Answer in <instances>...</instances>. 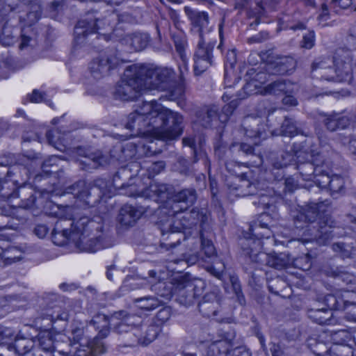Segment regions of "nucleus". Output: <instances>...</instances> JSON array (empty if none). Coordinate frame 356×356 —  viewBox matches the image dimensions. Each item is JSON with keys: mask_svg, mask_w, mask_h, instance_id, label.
Returning <instances> with one entry per match:
<instances>
[{"mask_svg": "<svg viewBox=\"0 0 356 356\" xmlns=\"http://www.w3.org/2000/svg\"><path fill=\"white\" fill-rule=\"evenodd\" d=\"M230 356H250V353L245 347L237 346L232 349Z\"/></svg>", "mask_w": 356, "mask_h": 356, "instance_id": "774afa93", "label": "nucleus"}, {"mask_svg": "<svg viewBox=\"0 0 356 356\" xmlns=\"http://www.w3.org/2000/svg\"><path fill=\"white\" fill-rule=\"evenodd\" d=\"M256 79H252L248 82L243 88L244 93H245L247 95H250L253 93H257L255 90L256 88L257 87V84L256 83L257 80L259 79H265L266 78V74L260 72L257 73L256 75Z\"/></svg>", "mask_w": 356, "mask_h": 356, "instance_id": "4d7b16f0", "label": "nucleus"}, {"mask_svg": "<svg viewBox=\"0 0 356 356\" xmlns=\"http://www.w3.org/2000/svg\"><path fill=\"white\" fill-rule=\"evenodd\" d=\"M215 44H205L204 41H199L194 54V72L200 75L212 65V51Z\"/></svg>", "mask_w": 356, "mask_h": 356, "instance_id": "aec40b11", "label": "nucleus"}, {"mask_svg": "<svg viewBox=\"0 0 356 356\" xmlns=\"http://www.w3.org/2000/svg\"><path fill=\"white\" fill-rule=\"evenodd\" d=\"M107 187L106 181L102 179H96L92 185L86 184L83 181H79L68 186L65 193L72 194L75 198L84 202L86 204L93 207L108 192Z\"/></svg>", "mask_w": 356, "mask_h": 356, "instance_id": "1a4fd4ad", "label": "nucleus"}, {"mask_svg": "<svg viewBox=\"0 0 356 356\" xmlns=\"http://www.w3.org/2000/svg\"><path fill=\"white\" fill-rule=\"evenodd\" d=\"M141 104L131 113L127 117V122L125 127L131 131H136L138 134L147 133V118L146 115L140 113Z\"/></svg>", "mask_w": 356, "mask_h": 356, "instance_id": "cd10ccee", "label": "nucleus"}, {"mask_svg": "<svg viewBox=\"0 0 356 356\" xmlns=\"http://www.w3.org/2000/svg\"><path fill=\"white\" fill-rule=\"evenodd\" d=\"M333 63L334 69L326 60L314 61L311 67L313 76L329 81L350 83L355 74L352 53L344 48H338L333 56Z\"/></svg>", "mask_w": 356, "mask_h": 356, "instance_id": "423d86ee", "label": "nucleus"}, {"mask_svg": "<svg viewBox=\"0 0 356 356\" xmlns=\"http://www.w3.org/2000/svg\"><path fill=\"white\" fill-rule=\"evenodd\" d=\"M211 235L210 226L209 229L200 232V239L202 245V252H204L207 259L215 257L216 251L211 240L209 238Z\"/></svg>", "mask_w": 356, "mask_h": 356, "instance_id": "a19ab883", "label": "nucleus"}, {"mask_svg": "<svg viewBox=\"0 0 356 356\" xmlns=\"http://www.w3.org/2000/svg\"><path fill=\"white\" fill-rule=\"evenodd\" d=\"M140 75L143 78L145 90H165L175 80L174 71L168 67H152L138 64Z\"/></svg>", "mask_w": 356, "mask_h": 356, "instance_id": "9d476101", "label": "nucleus"}, {"mask_svg": "<svg viewBox=\"0 0 356 356\" xmlns=\"http://www.w3.org/2000/svg\"><path fill=\"white\" fill-rule=\"evenodd\" d=\"M102 21L93 14L89 13L78 22L74 27V42L76 44H83L89 35L96 34L102 29Z\"/></svg>", "mask_w": 356, "mask_h": 356, "instance_id": "f3484780", "label": "nucleus"}, {"mask_svg": "<svg viewBox=\"0 0 356 356\" xmlns=\"http://www.w3.org/2000/svg\"><path fill=\"white\" fill-rule=\"evenodd\" d=\"M294 87L290 81L280 79L267 85L261 92L264 95H281L293 93Z\"/></svg>", "mask_w": 356, "mask_h": 356, "instance_id": "7c9ffc66", "label": "nucleus"}, {"mask_svg": "<svg viewBox=\"0 0 356 356\" xmlns=\"http://www.w3.org/2000/svg\"><path fill=\"white\" fill-rule=\"evenodd\" d=\"M169 227L170 229V232L163 228L161 229L162 234L161 246L167 250L175 248L177 245L179 244L181 236H183L180 231H177L176 229L173 228L172 223H169Z\"/></svg>", "mask_w": 356, "mask_h": 356, "instance_id": "72a5a7b5", "label": "nucleus"}, {"mask_svg": "<svg viewBox=\"0 0 356 356\" xmlns=\"http://www.w3.org/2000/svg\"><path fill=\"white\" fill-rule=\"evenodd\" d=\"M120 62L121 60L115 49H106L92 60L89 63L88 70L94 79H99L108 75L109 72L115 68Z\"/></svg>", "mask_w": 356, "mask_h": 356, "instance_id": "dca6fc26", "label": "nucleus"}, {"mask_svg": "<svg viewBox=\"0 0 356 356\" xmlns=\"http://www.w3.org/2000/svg\"><path fill=\"white\" fill-rule=\"evenodd\" d=\"M102 227V223L87 216L76 221L60 219L52 231V240L55 244L62 245L70 238L80 251L95 252L113 245L110 238L99 234Z\"/></svg>", "mask_w": 356, "mask_h": 356, "instance_id": "f257e3e1", "label": "nucleus"}, {"mask_svg": "<svg viewBox=\"0 0 356 356\" xmlns=\"http://www.w3.org/2000/svg\"><path fill=\"white\" fill-rule=\"evenodd\" d=\"M184 11L188 17L193 29H197L199 33L200 41H204L203 35L204 32L209 31V16L206 12L193 10L189 7H185Z\"/></svg>", "mask_w": 356, "mask_h": 356, "instance_id": "b1692460", "label": "nucleus"}, {"mask_svg": "<svg viewBox=\"0 0 356 356\" xmlns=\"http://www.w3.org/2000/svg\"><path fill=\"white\" fill-rule=\"evenodd\" d=\"M171 316V310L169 307L161 309L156 314V318L161 324L165 323L169 320Z\"/></svg>", "mask_w": 356, "mask_h": 356, "instance_id": "052dcab7", "label": "nucleus"}, {"mask_svg": "<svg viewBox=\"0 0 356 356\" xmlns=\"http://www.w3.org/2000/svg\"><path fill=\"white\" fill-rule=\"evenodd\" d=\"M185 89L184 82H181L176 87L169 91L168 99L173 101H179L178 104H181L184 99Z\"/></svg>", "mask_w": 356, "mask_h": 356, "instance_id": "603ef678", "label": "nucleus"}, {"mask_svg": "<svg viewBox=\"0 0 356 356\" xmlns=\"http://www.w3.org/2000/svg\"><path fill=\"white\" fill-rule=\"evenodd\" d=\"M275 63L277 72L281 74L293 70L296 65L295 59L291 56H279L276 58Z\"/></svg>", "mask_w": 356, "mask_h": 356, "instance_id": "79ce46f5", "label": "nucleus"}, {"mask_svg": "<svg viewBox=\"0 0 356 356\" xmlns=\"http://www.w3.org/2000/svg\"><path fill=\"white\" fill-rule=\"evenodd\" d=\"M136 306L144 311H152L159 307L161 302L155 296H145L134 300Z\"/></svg>", "mask_w": 356, "mask_h": 356, "instance_id": "c03bdc74", "label": "nucleus"}, {"mask_svg": "<svg viewBox=\"0 0 356 356\" xmlns=\"http://www.w3.org/2000/svg\"><path fill=\"white\" fill-rule=\"evenodd\" d=\"M140 195L146 198L153 199L156 202H163L169 197V187L164 184L151 182L148 187L140 192Z\"/></svg>", "mask_w": 356, "mask_h": 356, "instance_id": "c756f323", "label": "nucleus"}, {"mask_svg": "<svg viewBox=\"0 0 356 356\" xmlns=\"http://www.w3.org/2000/svg\"><path fill=\"white\" fill-rule=\"evenodd\" d=\"M18 2L19 0H6L3 6L0 4V24L7 22L8 13L17 8Z\"/></svg>", "mask_w": 356, "mask_h": 356, "instance_id": "09e8293b", "label": "nucleus"}, {"mask_svg": "<svg viewBox=\"0 0 356 356\" xmlns=\"http://www.w3.org/2000/svg\"><path fill=\"white\" fill-rule=\"evenodd\" d=\"M165 168V163L159 161L154 162L148 167V170L153 175H157L160 173Z\"/></svg>", "mask_w": 356, "mask_h": 356, "instance_id": "e2e57ef3", "label": "nucleus"}, {"mask_svg": "<svg viewBox=\"0 0 356 356\" xmlns=\"http://www.w3.org/2000/svg\"><path fill=\"white\" fill-rule=\"evenodd\" d=\"M111 156L118 161L124 162L131 159L136 154L135 145L132 143L123 145L118 143L110 151Z\"/></svg>", "mask_w": 356, "mask_h": 356, "instance_id": "2f4dec72", "label": "nucleus"}, {"mask_svg": "<svg viewBox=\"0 0 356 356\" xmlns=\"http://www.w3.org/2000/svg\"><path fill=\"white\" fill-rule=\"evenodd\" d=\"M11 345L15 354L22 355L29 351L31 341L27 338L16 337L14 343Z\"/></svg>", "mask_w": 356, "mask_h": 356, "instance_id": "49530a36", "label": "nucleus"}, {"mask_svg": "<svg viewBox=\"0 0 356 356\" xmlns=\"http://www.w3.org/2000/svg\"><path fill=\"white\" fill-rule=\"evenodd\" d=\"M128 175L129 171L125 168L122 169L120 171L116 172L114 175L112 181L113 187L116 189H122L126 188L125 183L122 181V177H127Z\"/></svg>", "mask_w": 356, "mask_h": 356, "instance_id": "6e6d98bb", "label": "nucleus"}, {"mask_svg": "<svg viewBox=\"0 0 356 356\" xmlns=\"http://www.w3.org/2000/svg\"><path fill=\"white\" fill-rule=\"evenodd\" d=\"M266 217H267L266 215L262 214L260 216L261 220L255 222L254 225L250 226L249 231L252 236L257 238V240H242L241 242L242 250L243 254L248 256L252 261L281 270L291 263V259L288 254L285 252L267 254L264 252H258L256 250V247L260 245V238H268L270 236V231L267 224L262 222Z\"/></svg>", "mask_w": 356, "mask_h": 356, "instance_id": "20e7f679", "label": "nucleus"}, {"mask_svg": "<svg viewBox=\"0 0 356 356\" xmlns=\"http://www.w3.org/2000/svg\"><path fill=\"white\" fill-rule=\"evenodd\" d=\"M245 97V95H241V94L237 95V98L234 99L233 100L230 101L229 104L224 106L222 111V113L228 116L231 115L234 109L238 106V99H244Z\"/></svg>", "mask_w": 356, "mask_h": 356, "instance_id": "13d9d810", "label": "nucleus"}, {"mask_svg": "<svg viewBox=\"0 0 356 356\" xmlns=\"http://www.w3.org/2000/svg\"><path fill=\"white\" fill-rule=\"evenodd\" d=\"M161 331V325L156 323L142 325L140 328L137 327L135 334L128 336L129 343H134V346L136 343L147 346L157 337Z\"/></svg>", "mask_w": 356, "mask_h": 356, "instance_id": "412c9836", "label": "nucleus"}, {"mask_svg": "<svg viewBox=\"0 0 356 356\" xmlns=\"http://www.w3.org/2000/svg\"><path fill=\"white\" fill-rule=\"evenodd\" d=\"M275 111V108L266 101L260 102L257 106L259 117H245L242 123L245 134L249 138H266L267 137V124L261 123L262 116H269Z\"/></svg>", "mask_w": 356, "mask_h": 356, "instance_id": "4468645a", "label": "nucleus"}, {"mask_svg": "<svg viewBox=\"0 0 356 356\" xmlns=\"http://www.w3.org/2000/svg\"><path fill=\"white\" fill-rule=\"evenodd\" d=\"M324 162L318 147H311L309 152H296V169L303 180L310 181L315 179L320 173L318 168Z\"/></svg>", "mask_w": 356, "mask_h": 356, "instance_id": "f8f14e48", "label": "nucleus"}, {"mask_svg": "<svg viewBox=\"0 0 356 356\" xmlns=\"http://www.w3.org/2000/svg\"><path fill=\"white\" fill-rule=\"evenodd\" d=\"M141 322L140 316L124 310L115 312L110 317L97 314L90 321V325L98 331L97 335L90 343V350L95 354L106 352V348L102 340L110 334L111 325L113 332L122 337L125 346H134V343H129L128 336L135 334L136 329Z\"/></svg>", "mask_w": 356, "mask_h": 356, "instance_id": "f03ea898", "label": "nucleus"}, {"mask_svg": "<svg viewBox=\"0 0 356 356\" xmlns=\"http://www.w3.org/2000/svg\"><path fill=\"white\" fill-rule=\"evenodd\" d=\"M33 155H38V159L30 160L29 162V165L32 166L33 165H41V168L42 172L45 174H51L54 172H56V170L58 167V163L60 161V159L56 156H51L47 159H45L43 162L40 161V156L39 154H30L31 157H33Z\"/></svg>", "mask_w": 356, "mask_h": 356, "instance_id": "c9c22d12", "label": "nucleus"}, {"mask_svg": "<svg viewBox=\"0 0 356 356\" xmlns=\"http://www.w3.org/2000/svg\"><path fill=\"white\" fill-rule=\"evenodd\" d=\"M45 93L40 92L38 90H34L30 95V101L34 103H39L44 101Z\"/></svg>", "mask_w": 356, "mask_h": 356, "instance_id": "338daca9", "label": "nucleus"}, {"mask_svg": "<svg viewBox=\"0 0 356 356\" xmlns=\"http://www.w3.org/2000/svg\"><path fill=\"white\" fill-rule=\"evenodd\" d=\"M197 122L202 127L207 128L212 126L213 122H216L219 119L218 108L216 106L210 107L206 110L200 111L197 114Z\"/></svg>", "mask_w": 356, "mask_h": 356, "instance_id": "4c0bfd02", "label": "nucleus"}, {"mask_svg": "<svg viewBox=\"0 0 356 356\" xmlns=\"http://www.w3.org/2000/svg\"><path fill=\"white\" fill-rule=\"evenodd\" d=\"M353 31L352 29L350 30V33L346 38L347 47H343L346 49L349 50L351 52V50L356 49V34L353 33Z\"/></svg>", "mask_w": 356, "mask_h": 356, "instance_id": "0e129e2a", "label": "nucleus"}, {"mask_svg": "<svg viewBox=\"0 0 356 356\" xmlns=\"http://www.w3.org/2000/svg\"><path fill=\"white\" fill-rule=\"evenodd\" d=\"M13 28L4 25L0 35V42L4 46H10L15 43Z\"/></svg>", "mask_w": 356, "mask_h": 356, "instance_id": "3c124183", "label": "nucleus"}, {"mask_svg": "<svg viewBox=\"0 0 356 356\" xmlns=\"http://www.w3.org/2000/svg\"><path fill=\"white\" fill-rule=\"evenodd\" d=\"M18 179L0 181V197L4 200L12 197H20V207L24 209H31L35 204V197L31 186L25 184L27 180Z\"/></svg>", "mask_w": 356, "mask_h": 356, "instance_id": "9b49d317", "label": "nucleus"}, {"mask_svg": "<svg viewBox=\"0 0 356 356\" xmlns=\"http://www.w3.org/2000/svg\"><path fill=\"white\" fill-rule=\"evenodd\" d=\"M175 291L177 293V301L186 307L195 303L197 298L202 293L201 289L189 282H179Z\"/></svg>", "mask_w": 356, "mask_h": 356, "instance_id": "5701e85b", "label": "nucleus"}, {"mask_svg": "<svg viewBox=\"0 0 356 356\" xmlns=\"http://www.w3.org/2000/svg\"><path fill=\"white\" fill-rule=\"evenodd\" d=\"M148 42V36L145 34L135 33L130 38V44L135 51L145 49Z\"/></svg>", "mask_w": 356, "mask_h": 356, "instance_id": "de8ad7c7", "label": "nucleus"}, {"mask_svg": "<svg viewBox=\"0 0 356 356\" xmlns=\"http://www.w3.org/2000/svg\"><path fill=\"white\" fill-rule=\"evenodd\" d=\"M145 212L141 206L124 204L119 211L118 221L122 227H133Z\"/></svg>", "mask_w": 356, "mask_h": 356, "instance_id": "4be33fe9", "label": "nucleus"}, {"mask_svg": "<svg viewBox=\"0 0 356 356\" xmlns=\"http://www.w3.org/2000/svg\"><path fill=\"white\" fill-rule=\"evenodd\" d=\"M354 339L350 332L344 330L337 331L332 334V340L335 344L334 347H338L343 354H344L343 348L348 346L350 354L353 355V353L350 350V342L354 341Z\"/></svg>", "mask_w": 356, "mask_h": 356, "instance_id": "e433bc0d", "label": "nucleus"}, {"mask_svg": "<svg viewBox=\"0 0 356 356\" xmlns=\"http://www.w3.org/2000/svg\"><path fill=\"white\" fill-rule=\"evenodd\" d=\"M350 118L342 113L333 112L321 115V122L330 131H337L347 129L350 124Z\"/></svg>", "mask_w": 356, "mask_h": 356, "instance_id": "a878e982", "label": "nucleus"}, {"mask_svg": "<svg viewBox=\"0 0 356 356\" xmlns=\"http://www.w3.org/2000/svg\"><path fill=\"white\" fill-rule=\"evenodd\" d=\"M83 330L81 328H76L72 332V337H70V339L73 341L74 344L79 343V348H76L78 351L80 352L83 350L86 352V354L79 356H97L99 354H95L92 351L90 350V343L92 340H88L84 339L83 337Z\"/></svg>", "mask_w": 356, "mask_h": 356, "instance_id": "f704fd0d", "label": "nucleus"}, {"mask_svg": "<svg viewBox=\"0 0 356 356\" xmlns=\"http://www.w3.org/2000/svg\"><path fill=\"white\" fill-rule=\"evenodd\" d=\"M325 178L327 179V183L332 196H335L337 194H342L344 193L345 181L342 177L333 175L331 177L325 176Z\"/></svg>", "mask_w": 356, "mask_h": 356, "instance_id": "a18cd8bd", "label": "nucleus"}, {"mask_svg": "<svg viewBox=\"0 0 356 356\" xmlns=\"http://www.w3.org/2000/svg\"><path fill=\"white\" fill-rule=\"evenodd\" d=\"M197 199L196 191L193 188H185L175 192L172 196L173 202L168 212L169 216L177 215L192 206Z\"/></svg>", "mask_w": 356, "mask_h": 356, "instance_id": "a211bd4d", "label": "nucleus"}, {"mask_svg": "<svg viewBox=\"0 0 356 356\" xmlns=\"http://www.w3.org/2000/svg\"><path fill=\"white\" fill-rule=\"evenodd\" d=\"M179 213L171 216L170 221L177 231L182 232L193 228L196 229L197 226L200 227V232L209 229V215L206 210L194 208L190 212L185 213L181 217L178 216Z\"/></svg>", "mask_w": 356, "mask_h": 356, "instance_id": "ddd939ff", "label": "nucleus"}, {"mask_svg": "<svg viewBox=\"0 0 356 356\" xmlns=\"http://www.w3.org/2000/svg\"><path fill=\"white\" fill-rule=\"evenodd\" d=\"M76 154L83 159L80 160V163L84 166L83 168L86 170L97 168L108 162L107 157L99 151L91 152L79 147L76 149Z\"/></svg>", "mask_w": 356, "mask_h": 356, "instance_id": "393cba45", "label": "nucleus"}, {"mask_svg": "<svg viewBox=\"0 0 356 356\" xmlns=\"http://www.w3.org/2000/svg\"><path fill=\"white\" fill-rule=\"evenodd\" d=\"M38 155L31 157L29 155L20 156L17 161L14 154H8L0 158V181L6 176L11 177L12 175L16 177L19 175L22 177V180L29 179V170L28 169L30 160L38 159Z\"/></svg>", "mask_w": 356, "mask_h": 356, "instance_id": "2eb2a0df", "label": "nucleus"}, {"mask_svg": "<svg viewBox=\"0 0 356 356\" xmlns=\"http://www.w3.org/2000/svg\"><path fill=\"white\" fill-rule=\"evenodd\" d=\"M42 14L41 6L38 2H33L27 6V13L25 16H20L19 19L26 25L31 26L36 23Z\"/></svg>", "mask_w": 356, "mask_h": 356, "instance_id": "ea45409f", "label": "nucleus"}, {"mask_svg": "<svg viewBox=\"0 0 356 356\" xmlns=\"http://www.w3.org/2000/svg\"><path fill=\"white\" fill-rule=\"evenodd\" d=\"M139 72L138 64L127 67L122 80L118 82L114 91L116 99L122 101L134 100L145 90L143 78Z\"/></svg>", "mask_w": 356, "mask_h": 356, "instance_id": "0eeeda50", "label": "nucleus"}, {"mask_svg": "<svg viewBox=\"0 0 356 356\" xmlns=\"http://www.w3.org/2000/svg\"><path fill=\"white\" fill-rule=\"evenodd\" d=\"M315 42V34L314 31H309L303 36L301 47L307 49L314 47Z\"/></svg>", "mask_w": 356, "mask_h": 356, "instance_id": "bf43d9fd", "label": "nucleus"}, {"mask_svg": "<svg viewBox=\"0 0 356 356\" xmlns=\"http://www.w3.org/2000/svg\"><path fill=\"white\" fill-rule=\"evenodd\" d=\"M233 346L223 341H215L207 349L206 356H230Z\"/></svg>", "mask_w": 356, "mask_h": 356, "instance_id": "58836bf2", "label": "nucleus"}, {"mask_svg": "<svg viewBox=\"0 0 356 356\" xmlns=\"http://www.w3.org/2000/svg\"><path fill=\"white\" fill-rule=\"evenodd\" d=\"M330 202L327 200L316 203H309L299 215L298 220H302L312 223L318 222L315 225H309V231L312 232V237L309 241H315L318 245H325L338 232L334 231L336 222L329 215L324 214L325 207L330 206ZM308 241V240H307Z\"/></svg>", "mask_w": 356, "mask_h": 356, "instance_id": "39448f33", "label": "nucleus"}, {"mask_svg": "<svg viewBox=\"0 0 356 356\" xmlns=\"http://www.w3.org/2000/svg\"><path fill=\"white\" fill-rule=\"evenodd\" d=\"M177 49L179 51L180 57L181 59V64H179V72H180V74H179L180 81L184 82L185 74H187V72H188L187 64H186L184 56L181 52V47L177 46Z\"/></svg>", "mask_w": 356, "mask_h": 356, "instance_id": "680f3d73", "label": "nucleus"}, {"mask_svg": "<svg viewBox=\"0 0 356 356\" xmlns=\"http://www.w3.org/2000/svg\"><path fill=\"white\" fill-rule=\"evenodd\" d=\"M337 278L346 284H351L355 280L354 275L346 272L339 273L337 275Z\"/></svg>", "mask_w": 356, "mask_h": 356, "instance_id": "69168bd1", "label": "nucleus"}, {"mask_svg": "<svg viewBox=\"0 0 356 356\" xmlns=\"http://www.w3.org/2000/svg\"><path fill=\"white\" fill-rule=\"evenodd\" d=\"M47 140L49 145L54 147L56 149L63 151L65 149V146L58 142L59 136L56 130L48 131L46 134Z\"/></svg>", "mask_w": 356, "mask_h": 356, "instance_id": "5fc2aeb1", "label": "nucleus"}, {"mask_svg": "<svg viewBox=\"0 0 356 356\" xmlns=\"http://www.w3.org/2000/svg\"><path fill=\"white\" fill-rule=\"evenodd\" d=\"M140 113L146 115L147 134L158 139L174 140L182 132V115L156 101L143 102Z\"/></svg>", "mask_w": 356, "mask_h": 356, "instance_id": "7ed1b4c3", "label": "nucleus"}, {"mask_svg": "<svg viewBox=\"0 0 356 356\" xmlns=\"http://www.w3.org/2000/svg\"><path fill=\"white\" fill-rule=\"evenodd\" d=\"M220 306V300L216 293L211 292L205 294L198 304L199 311L207 318L216 316Z\"/></svg>", "mask_w": 356, "mask_h": 356, "instance_id": "c85d7f7f", "label": "nucleus"}, {"mask_svg": "<svg viewBox=\"0 0 356 356\" xmlns=\"http://www.w3.org/2000/svg\"><path fill=\"white\" fill-rule=\"evenodd\" d=\"M239 168L240 166L234 162H229L226 163V168L227 171H229L232 175L237 176L235 179L238 180L240 182L238 184H235L236 186H232L227 182V185L231 190L236 191V196L244 197L257 195L259 192V183L250 182L248 179H238V169H239Z\"/></svg>", "mask_w": 356, "mask_h": 356, "instance_id": "6ab92c4d", "label": "nucleus"}, {"mask_svg": "<svg viewBox=\"0 0 356 356\" xmlns=\"http://www.w3.org/2000/svg\"><path fill=\"white\" fill-rule=\"evenodd\" d=\"M281 132L284 136L292 137L298 134L299 131L296 122L291 118H285L281 126Z\"/></svg>", "mask_w": 356, "mask_h": 356, "instance_id": "8fccbe9b", "label": "nucleus"}, {"mask_svg": "<svg viewBox=\"0 0 356 356\" xmlns=\"http://www.w3.org/2000/svg\"><path fill=\"white\" fill-rule=\"evenodd\" d=\"M333 251L342 259H351L355 254V250L351 243L345 242L334 243L332 245Z\"/></svg>", "mask_w": 356, "mask_h": 356, "instance_id": "37998d69", "label": "nucleus"}, {"mask_svg": "<svg viewBox=\"0 0 356 356\" xmlns=\"http://www.w3.org/2000/svg\"><path fill=\"white\" fill-rule=\"evenodd\" d=\"M22 259V251L15 246L3 247L0 244V266L10 265Z\"/></svg>", "mask_w": 356, "mask_h": 356, "instance_id": "473e14b6", "label": "nucleus"}, {"mask_svg": "<svg viewBox=\"0 0 356 356\" xmlns=\"http://www.w3.org/2000/svg\"><path fill=\"white\" fill-rule=\"evenodd\" d=\"M267 160L274 169H283L289 165H294L296 160V152L288 151L270 152Z\"/></svg>", "mask_w": 356, "mask_h": 356, "instance_id": "bb28decb", "label": "nucleus"}, {"mask_svg": "<svg viewBox=\"0 0 356 356\" xmlns=\"http://www.w3.org/2000/svg\"><path fill=\"white\" fill-rule=\"evenodd\" d=\"M339 300L337 299L336 296L327 295L325 301L330 309H310L307 312L308 317L314 322L323 325L330 324L332 316V309H344L349 305H356L355 296H356V291L352 289H345L342 291Z\"/></svg>", "mask_w": 356, "mask_h": 356, "instance_id": "6e6552de", "label": "nucleus"}, {"mask_svg": "<svg viewBox=\"0 0 356 356\" xmlns=\"http://www.w3.org/2000/svg\"><path fill=\"white\" fill-rule=\"evenodd\" d=\"M218 336L220 338L218 341H223L226 343H229L231 346H234V340L236 338V331L233 328H228L227 330L221 329L219 331Z\"/></svg>", "mask_w": 356, "mask_h": 356, "instance_id": "864d4df0", "label": "nucleus"}]
</instances>
